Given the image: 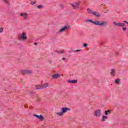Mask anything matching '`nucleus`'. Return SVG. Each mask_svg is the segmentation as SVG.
I'll list each match as a JSON object with an SVG mask.
<instances>
[{
  "label": "nucleus",
  "instance_id": "f257e3e1",
  "mask_svg": "<svg viewBox=\"0 0 128 128\" xmlns=\"http://www.w3.org/2000/svg\"><path fill=\"white\" fill-rule=\"evenodd\" d=\"M88 21L90 22H92V24H96V26H104L108 24V23L104 21H100L96 20L95 21H92L91 20H88Z\"/></svg>",
  "mask_w": 128,
  "mask_h": 128
},
{
  "label": "nucleus",
  "instance_id": "f03ea898",
  "mask_svg": "<svg viewBox=\"0 0 128 128\" xmlns=\"http://www.w3.org/2000/svg\"><path fill=\"white\" fill-rule=\"evenodd\" d=\"M80 4H82V2L80 0H78L74 3H70V6L74 10H78Z\"/></svg>",
  "mask_w": 128,
  "mask_h": 128
},
{
  "label": "nucleus",
  "instance_id": "7ed1b4c3",
  "mask_svg": "<svg viewBox=\"0 0 128 128\" xmlns=\"http://www.w3.org/2000/svg\"><path fill=\"white\" fill-rule=\"evenodd\" d=\"M18 38L20 40H27L28 36L26 32H23L18 36Z\"/></svg>",
  "mask_w": 128,
  "mask_h": 128
},
{
  "label": "nucleus",
  "instance_id": "20e7f679",
  "mask_svg": "<svg viewBox=\"0 0 128 128\" xmlns=\"http://www.w3.org/2000/svg\"><path fill=\"white\" fill-rule=\"evenodd\" d=\"M20 16H22L23 20H28V13L26 12H22L21 14H20Z\"/></svg>",
  "mask_w": 128,
  "mask_h": 128
},
{
  "label": "nucleus",
  "instance_id": "39448f33",
  "mask_svg": "<svg viewBox=\"0 0 128 128\" xmlns=\"http://www.w3.org/2000/svg\"><path fill=\"white\" fill-rule=\"evenodd\" d=\"M66 30H68V26H64L58 30V34H62V32H66Z\"/></svg>",
  "mask_w": 128,
  "mask_h": 128
},
{
  "label": "nucleus",
  "instance_id": "423d86ee",
  "mask_svg": "<svg viewBox=\"0 0 128 128\" xmlns=\"http://www.w3.org/2000/svg\"><path fill=\"white\" fill-rule=\"evenodd\" d=\"M114 24V26H124L126 25V24L124 23H122V22H113Z\"/></svg>",
  "mask_w": 128,
  "mask_h": 128
},
{
  "label": "nucleus",
  "instance_id": "0eeeda50",
  "mask_svg": "<svg viewBox=\"0 0 128 128\" xmlns=\"http://www.w3.org/2000/svg\"><path fill=\"white\" fill-rule=\"evenodd\" d=\"M21 72L22 74H32V72L30 70H22L21 71Z\"/></svg>",
  "mask_w": 128,
  "mask_h": 128
},
{
  "label": "nucleus",
  "instance_id": "6e6552de",
  "mask_svg": "<svg viewBox=\"0 0 128 128\" xmlns=\"http://www.w3.org/2000/svg\"><path fill=\"white\" fill-rule=\"evenodd\" d=\"M100 112H101V111L100 110H96V111H95V116H100Z\"/></svg>",
  "mask_w": 128,
  "mask_h": 128
},
{
  "label": "nucleus",
  "instance_id": "1a4fd4ad",
  "mask_svg": "<svg viewBox=\"0 0 128 128\" xmlns=\"http://www.w3.org/2000/svg\"><path fill=\"white\" fill-rule=\"evenodd\" d=\"M93 16H100V13L96 12H94L93 11V13L92 14Z\"/></svg>",
  "mask_w": 128,
  "mask_h": 128
},
{
  "label": "nucleus",
  "instance_id": "9d476101",
  "mask_svg": "<svg viewBox=\"0 0 128 128\" xmlns=\"http://www.w3.org/2000/svg\"><path fill=\"white\" fill-rule=\"evenodd\" d=\"M94 11L90 8H87V14H92Z\"/></svg>",
  "mask_w": 128,
  "mask_h": 128
},
{
  "label": "nucleus",
  "instance_id": "9b49d317",
  "mask_svg": "<svg viewBox=\"0 0 128 128\" xmlns=\"http://www.w3.org/2000/svg\"><path fill=\"white\" fill-rule=\"evenodd\" d=\"M35 116H36V118H39V120H44V117L40 115H34Z\"/></svg>",
  "mask_w": 128,
  "mask_h": 128
},
{
  "label": "nucleus",
  "instance_id": "f8f14e48",
  "mask_svg": "<svg viewBox=\"0 0 128 128\" xmlns=\"http://www.w3.org/2000/svg\"><path fill=\"white\" fill-rule=\"evenodd\" d=\"M68 110H70V108H62V112H68Z\"/></svg>",
  "mask_w": 128,
  "mask_h": 128
},
{
  "label": "nucleus",
  "instance_id": "ddd939ff",
  "mask_svg": "<svg viewBox=\"0 0 128 128\" xmlns=\"http://www.w3.org/2000/svg\"><path fill=\"white\" fill-rule=\"evenodd\" d=\"M60 76L58 74H54L52 75V78H58Z\"/></svg>",
  "mask_w": 128,
  "mask_h": 128
},
{
  "label": "nucleus",
  "instance_id": "4468645a",
  "mask_svg": "<svg viewBox=\"0 0 128 128\" xmlns=\"http://www.w3.org/2000/svg\"><path fill=\"white\" fill-rule=\"evenodd\" d=\"M112 72H110V74L111 76H114L115 75V72H116V70H114V69H112Z\"/></svg>",
  "mask_w": 128,
  "mask_h": 128
},
{
  "label": "nucleus",
  "instance_id": "2eb2a0df",
  "mask_svg": "<svg viewBox=\"0 0 128 128\" xmlns=\"http://www.w3.org/2000/svg\"><path fill=\"white\" fill-rule=\"evenodd\" d=\"M68 82H70V84H76L78 82L77 80H69Z\"/></svg>",
  "mask_w": 128,
  "mask_h": 128
},
{
  "label": "nucleus",
  "instance_id": "dca6fc26",
  "mask_svg": "<svg viewBox=\"0 0 128 128\" xmlns=\"http://www.w3.org/2000/svg\"><path fill=\"white\" fill-rule=\"evenodd\" d=\"M83 48H88V43H85L82 44Z\"/></svg>",
  "mask_w": 128,
  "mask_h": 128
},
{
  "label": "nucleus",
  "instance_id": "f3484780",
  "mask_svg": "<svg viewBox=\"0 0 128 128\" xmlns=\"http://www.w3.org/2000/svg\"><path fill=\"white\" fill-rule=\"evenodd\" d=\"M42 88H47V86H48V84H44L42 86Z\"/></svg>",
  "mask_w": 128,
  "mask_h": 128
},
{
  "label": "nucleus",
  "instance_id": "a211bd4d",
  "mask_svg": "<svg viewBox=\"0 0 128 128\" xmlns=\"http://www.w3.org/2000/svg\"><path fill=\"white\" fill-rule=\"evenodd\" d=\"M106 118H108V116H103L102 118V122H104V120H106Z\"/></svg>",
  "mask_w": 128,
  "mask_h": 128
},
{
  "label": "nucleus",
  "instance_id": "6ab92c4d",
  "mask_svg": "<svg viewBox=\"0 0 128 128\" xmlns=\"http://www.w3.org/2000/svg\"><path fill=\"white\" fill-rule=\"evenodd\" d=\"M40 88H42V86H40V85H38V86H36V90H40Z\"/></svg>",
  "mask_w": 128,
  "mask_h": 128
},
{
  "label": "nucleus",
  "instance_id": "aec40b11",
  "mask_svg": "<svg viewBox=\"0 0 128 128\" xmlns=\"http://www.w3.org/2000/svg\"><path fill=\"white\" fill-rule=\"evenodd\" d=\"M4 32V28H0V33L2 34Z\"/></svg>",
  "mask_w": 128,
  "mask_h": 128
},
{
  "label": "nucleus",
  "instance_id": "412c9836",
  "mask_svg": "<svg viewBox=\"0 0 128 128\" xmlns=\"http://www.w3.org/2000/svg\"><path fill=\"white\" fill-rule=\"evenodd\" d=\"M56 114H58V116H62V114H64V112H58V113H56Z\"/></svg>",
  "mask_w": 128,
  "mask_h": 128
},
{
  "label": "nucleus",
  "instance_id": "4be33fe9",
  "mask_svg": "<svg viewBox=\"0 0 128 128\" xmlns=\"http://www.w3.org/2000/svg\"><path fill=\"white\" fill-rule=\"evenodd\" d=\"M118 82H120V79H116L115 80L116 84H118Z\"/></svg>",
  "mask_w": 128,
  "mask_h": 128
},
{
  "label": "nucleus",
  "instance_id": "5701e85b",
  "mask_svg": "<svg viewBox=\"0 0 128 128\" xmlns=\"http://www.w3.org/2000/svg\"><path fill=\"white\" fill-rule=\"evenodd\" d=\"M122 30H123V32H126V27H122Z\"/></svg>",
  "mask_w": 128,
  "mask_h": 128
},
{
  "label": "nucleus",
  "instance_id": "b1692460",
  "mask_svg": "<svg viewBox=\"0 0 128 128\" xmlns=\"http://www.w3.org/2000/svg\"><path fill=\"white\" fill-rule=\"evenodd\" d=\"M38 8H44V6H42V5H38Z\"/></svg>",
  "mask_w": 128,
  "mask_h": 128
},
{
  "label": "nucleus",
  "instance_id": "393cba45",
  "mask_svg": "<svg viewBox=\"0 0 128 128\" xmlns=\"http://www.w3.org/2000/svg\"><path fill=\"white\" fill-rule=\"evenodd\" d=\"M108 112H110V110H108L107 111H105V114H106V116H108Z\"/></svg>",
  "mask_w": 128,
  "mask_h": 128
},
{
  "label": "nucleus",
  "instance_id": "a878e982",
  "mask_svg": "<svg viewBox=\"0 0 128 128\" xmlns=\"http://www.w3.org/2000/svg\"><path fill=\"white\" fill-rule=\"evenodd\" d=\"M59 8H64V6H62V4H60L59 5Z\"/></svg>",
  "mask_w": 128,
  "mask_h": 128
},
{
  "label": "nucleus",
  "instance_id": "bb28decb",
  "mask_svg": "<svg viewBox=\"0 0 128 128\" xmlns=\"http://www.w3.org/2000/svg\"><path fill=\"white\" fill-rule=\"evenodd\" d=\"M2 2H8V0H2Z\"/></svg>",
  "mask_w": 128,
  "mask_h": 128
},
{
  "label": "nucleus",
  "instance_id": "cd10ccee",
  "mask_svg": "<svg viewBox=\"0 0 128 128\" xmlns=\"http://www.w3.org/2000/svg\"><path fill=\"white\" fill-rule=\"evenodd\" d=\"M36 4V2H31V4Z\"/></svg>",
  "mask_w": 128,
  "mask_h": 128
},
{
  "label": "nucleus",
  "instance_id": "c85d7f7f",
  "mask_svg": "<svg viewBox=\"0 0 128 128\" xmlns=\"http://www.w3.org/2000/svg\"><path fill=\"white\" fill-rule=\"evenodd\" d=\"M37 45H38V43L36 42L34 43V46H37Z\"/></svg>",
  "mask_w": 128,
  "mask_h": 128
},
{
  "label": "nucleus",
  "instance_id": "c756f323",
  "mask_svg": "<svg viewBox=\"0 0 128 128\" xmlns=\"http://www.w3.org/2000/svg\"><path fill=\"white\" fill-rule=\"evenodd\" d=\"M124 22H126L127 24H128V22L126 21H124Z\"/></svg>",
  "mask_w": 128,
  "mask_h": 128
},
{
  "label": "nucleus",
  "instance_id": "7c9ffc66",
  "mask_svg": "<svg viewBox=\"0 0 128 128\" xmlns=\"http://www.w3.org/2000/svg\"><path fill=\"white\" fill-rule=\"evenodd\" d=\"M80 50H75V52H80Z\"/></svg>",
  "mask_w": 128,
  "mask_h": 128
},
{
  "label": "nucleus",
  "instance_id": "2f4dec72",
  "mask_svg": "<svg viewBox=\"0 0 128 128\" xmlns=\"http://www.w3.org/2000/svg\"><path fill=\"white\" fill-rule=\"evenodd\" d=\"M62 52H64L61 51L60 52H59V54H62Z\"/></svg>",
  "mask_w": 128,
  "mask_h": 128
},
{
  "label": "nucleus",
  "instance_id": "473e14b6",
  "mask_svg": "<svg viewBox=\"0 0 128 128\" xmlns=\"http://www.w3.org/2000/svg\"><path fill=\"white\" fill-rule=\"evenodd\" d=\"M62 60H66V58H62Z\"/></svg>",
  "mask_w": 128,
  "mask_h": 128
}]
</instances>
